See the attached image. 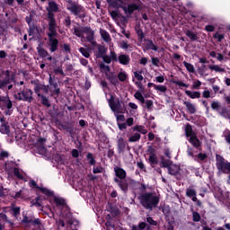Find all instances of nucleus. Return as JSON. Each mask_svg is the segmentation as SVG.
<instances>
[{
  "label": "nucleus",
  "mask_w": 230,
  "mask_h": 230,
  "mask_svg": "<svg viewBox=\"0 0 230 230\" xmlns=\"http://www.w3.org/2000/svg\"><path fill=\"white\" fill-rule=\"evenodd\" d=\"M140 204L146 209H152L159 204V197L153 193H145L139 197Z\"/></svg>",
  "instance_id": "nucleus-1"
},
{
  "label": "nucleus",
  "mask_w": 230,
  "mask_h": 230,
  "mask_svg": "<svg viewBox=\"0 0 230 230\" xmlns=\"http://www.w3.org/2000/svg\"><path fill=\"white\" fill-rule=\"evenodd\" d=\"M66 10H69L73 15H76L77 17H80L81 19L85 17V9L78 4H75V2L68 0L66 4Z\"/></svg>",
  "instance_id": "nucleus-2"
},
{
  "label": "nucleus",
  "mask_w": 230,
  "mask_h": 230,
  "mask_svg": "<svg viewBox=\"0 0 230 230\" xmlns=\"http://www.w3.org/2000/svg\"><path fill=\"white\" fill-rule=\"evenodd\" d=\"M49 37H57V21H55V14H49Z\"/></svg>",
  "instance_id": "nucleus-3"
},
{
  "label": "nucleus",
  "mask_w": 230,
  "mask_h": 230,
  "mask_svg": "<svg viewBox=\"0 0 230 230\" xmlns=\"http://www.w3.org/2000/svg\"><path fill=\"white\" fill-rule=\"evenodd\" d=\"M32 94L33 92H31V90L25 89L22 92H20L17 94H15V98L16 100H22L23 102H29V103H31V102H32L33 100Z\"/></svg>",
  "instance_id": "nucleus-4"
},
{
  "label": "nucleus",
  "mask_w": 230,
  "mask_h": 230,
  "mask_svg": "<svg viewBox=\"0 0 230 230\" xmlns=\"http://www.w3.org/2000/svg\"><path fill=\"white\" fill-rule=\"evenodd\" d=\"M108 102L111 111H113V112H115L116 114H119V112L123 111V109L121 108V102H119V99L115 100L114 97L111 95V98Z\"/></svg>",
  "instance_id": "nucleus-5"
},
{
  "label": "nucleus",
  "mask_w": 230,
  "mask_h": 230,
  "mask_svg": "<svg viewBox=\"0 0 230 230\" xmlns=\"http://www.w3.org/2000/svg\"><path fill=\"white\" fill-rule=\"evenodd\" d=\"M0 107H2V109H7L10 111V109L13 107L10 98L0 96Z\"/></svg>",
  "instance_id": "nucleus-6"
},
{
  "label": "nucleus",
  "mask_w": 230,
  "mask_h": 230,
  "mask_svg": "<svg viewBox=\"0 0 230 230\" xmlns=\"http://www.w3.org/2000/svg\"><path fill=\"white\" fill-rule=\"evenodd\" d=\"M49 46L51 53H55L58 49V40L55 39V36H49Z\"/></svg>",
  "instance_id": "nucleus-7"
},
{
  "label": "nucleus",
  "mask_w": 230,
  "mask_h": 230,
  "mask_svg": "<svg viewBox=\"0 0 230 230\" xmlns=\"http://www.w3.org/2000/svg\"><path fill=\"white\" fill-rule=\"evenodd\" d=\"M117 62H119L122 66H128L130 64V57L127 54H120L117 58Z\"/></svg>",
  "instance_id": "nucleus-8"
},
{
  "label": "nucleus",
  "mask_w": 230,
  "mask_h": 230,
  "mask_svg": "<svg viewBox=\"0 0 230 230\" xmlns=\"http://www.w3.org/2000/svg\"><path fill=\"white\" fill-rule=\"evenodd\" d=\"M87 31H84V34L86 35V39L89 42H92V44H96V41H94V31L91 30V27H86Z\"/></svg>",
  "instance_id": "nucleus-9"
},
{
  "label": "nucleus",
  "mask_w": 230,
  "mask_h": 230,
  "mask_svg": "<svg viewBox=\"0 0 230 230\" xmlns=\"http://www.w3.org/2000/svg\"><path fill=\"white\" fill-rule=\"evenodd\" d=\"M107 3L109 6H111V8H121L123 6V4L125 3V0H107Z\"/></svg>",
  "instance_id": "nucleus-10"
},
{
  "label": "nucleus",
  "mask_w": 230,
  "mask_h": 230,
  "mask_svg": "<svg viewBox=\"0 0 230 230\" xmlns=\"http://www.w3.org/2000/svg\"><path fill=\"white\" fill-rule=\"evenodd\" d=\"M48 18H49V13H53V12H58V5L57 3L51 1L49 3V6L47 7Z\"/></svg>",
  "instance_id": "nucleus-11"
},
{
  "label": "nucleus",
  "mask_w": 230,
  "mask_h": 230,
  "mask_svg": "<svg viewBox=\"0 0 230 230\" xmlns=\"http://www.w3.org/2000/svg\"><path fill=\"white\" fill-rule=\"evenodd\" d=\"M117 146L119 154H123L127 146V142H125V139H123V137H120L118 139Z\"/></svg>",
  "instance_id": "nucleus-12"
},
{
  "label": "nucleus",
  "mask_w": 230,
  "mask_h": 230,
  "mask_svg": "<svg viewBox=\"0 0 230 230\" xmlns=\"http://www.w3.org/2000/svg\"><path fill=\"white\" fill-rule=\"evenodd\" d=\"M226 164H227V162H225L224 158L220 157L219 159H217V168L219 172H222L223 173H225Z\"/></svg>",
  "instance_id": "nucleus-13"
},
{
  "label": "nucleus",
  "mask_w": 230,
  "mask_h": 230,
  "mask_svg": "<svg viewBox=\"0 0 230 230\" xmlns=\"http://www.w3.org/2000/svg\"><path fill=\"white\" fill-rule=\"evenodd\" d=\"M179 170H181L179 165L173 164H169L168 172L170 175H177L179 173Z\"/></svg>",
  "instance_id": "nucleus-14"
},
{
  "label": "nucleus",
  "mask_w": 230,
  "mask_h": 230,
  "mask_svg": "<svg viewBox=\"0 0 230 230\" xmlns=\"http://www.w3.org/2000/svg\"><path fill=\"white\" fill-rule=\"evenodd\" d=\"M85 31H87L86 27H75L74 29L75 35H76V37H81L82 39H84Z\"/></svg>",
  "instance_id": "nucleus-15"
},
{
  "label": "nucleus",
  "mask_w": 230,
  "mask_h": 230,
  "mask_svg": "<svg viewBox=\"0 0 230 230\" xmlns=\"http://www.w3.org/2000/svg\"><path fill=\"white\" fill-rule=\"evenodd\" d=\"M115 175L119 177V179H125L127 177V172H125L122 168L115 167L114 168Z\"/></svg>",
  "instance_id": "nucleus-16"
},
{
  "label": "nucleus",
  "mask_w": 230,
  "mask_h": 230,
  "mask_svg": "<svg viewBox=\"0 0 230 230\" xmlns=\"http://www.w3.org/2000/svg\"><path fill=\"white\" fill-rule=\"evenodd\" d=\"M188 140L192 145V146H195L196 148H199L200 146V140L197 138V135H192L191 137H188Z\"/></svg>",
  "instance_id": "nucleus-17"
},
{
  "label": "nucleus",
  "mask_w": 230,
  "mask_h": 230,
  "mask_svg": "<svg viewBox=\"0 0 230 230\" xmlns=\"http://www.w3.org/2000/svg\"><path fill=\"white\" fill-rule=\"evenodd\" d=\"M107 54V48L99 45L98 46V52L96 53V58H102V57H105V55Z\"/></svg>",
  "instance_id": "nucleus-18"
},
{
  "label": "nucleus",
  "mask_w": 230,
  "mask_h": 230,
  "mask_svg": "<svg viewBox=\"0 0 230 230\" xmlns=\"http://www.w3.org/2000/svg\"><path fill=\"white\" fill-rule=\"evenodd\" d=\"M184 105L187 108V111L190 112V114H195L197 112V108H195V105L190 102H184Z\"/></svg>",
  "instance_id": "nucleus-19"
},
{
  "label": "nucleus",
  "mask_w": 230,
  "mask_h": 230,
  "mask_svg": "<svg viewBox=\"0 0 230 230\" xmlns=\"http://www.w3.org/2000/svg\"><path fill=\"white\" fill-rule=\"evenodd\" d=\"M123 10L126 13H134V12L137 10V5L136 4H132L128 5L127 7H124Z\"/></svg>",
  "instance_id": "nucleus-20"
},
{
  "label": "nucleus",
  "mask_w": 230,
  "mask_h": 230,
  "mask_svg": "<svg viewBox=\"0 0 230 230\" xmlns=\"http://www.w3.org/2000/svg\"><path fill=\"white\" fill-rule=\"evenodd\" d=\"M8 84H10V72L7 71L5 79L0 81V89H4Z\"/></svg>",
  "instance_id": "nucleus-21"
},
{
  "label": "nucleus",
  "mask_w": 230,
  "mask_h": 230,
  "mask_svg": "<svg viewBox=\"0 0 230 230\" xmlns=\"http://www.w3.org/2000/svg\"><path fill=\"white\" fill-rule=\"evenodd\" d=\"M185 94H187L189 98H191V100H195V98H200V92H191V91L186 90Z\"/></svg>",
  "instance_id": "nucleus-22"
},
{
  "label": "nucleus",
  "mask_w": 230,
  "mask_h": 230,
  "mask_svg": "<svg viewBox=\"0 0 230 230\" xmlns=\"http://www.w3.org/2000/svg\"><path fill=\"white\" fill-rule=\"evenodd\" d=\"M208 69H210V71H215L216 73H225L226 69L220 67V66L218 65H211L208 66Z\"/></svg>",
  "instance_id": "nucleus-23"
},
{
  "label": "nucleus",
  "mask_w": 230,
  "mask_h": 230,
  "mask_svg": "<svg viewBox=\"0 0 230 230\" xmlns=\"http://www.w3.org/2000/svg\"><path fill=\"white\" fill-rule=\"evenodd\" d=\"M38 55L42 57V58H46V57H49L48 51H46L40 45L37 48Z\"/></svg>",
  "instance_id": "nucleus-24"
},
{
  "label": "nucleus",
  "mask_w": 230,
  "mask_h": 230,
  "mask_svg": "<svg viewBox=\"0 0 230 230\" xmlns=\"http://www.w3.org/2000/svg\"><path fill=\"white\" fill-rule=\"evenodd\" d=\"M49 84L52 86V91L54 94H59L60 88H58V84L57 83H53V81L51 80V76L49 77Z\"/></svg>",
  "instance_id": "nucleus-25"
},
{
  "label": "nucleus",
  "mask_w": 230,
  "mask_h": 230,
  "mask_svg": "<svg viewBox=\"0 0 230 230\" xmlns=\"http://www.w3.org/2000/svg\"><path fill=\"white\" fill-rule=\"evenodd\" d=\"M100 33L101 37L103 39V40H105V42H111V35L109 32H107V31L101 29Z\"/></svg>",
  "instance_id": "nucleus-26"
},
{
  "label": "nucleus",
  "mask_w": 230,
  "mask_h": 230,
  "mask_svg": "<svg viewBox=\"0 0 230 230\" xmlns=\"http://www.w3.org/2000/svg\"><path fill=\"white\" fill-rule=\"evenodd\" d=\"M185 134L187 137H191V136H195V133H193V129L191 128V125L190 124L186 125Z\"/></svg>",
  "instance_id": "nucleus-27"
},
{
  "label": "nucleus",
  "mask_w": 230,
  "mask_h": 230,
  "mask_svg": "<svg viewBox=\"0 0 230 230\" xmlns=\"http://www.w3.org/2000/svg\"><path fill=\"white\" fill-rule=\"evenodd\" d=\"M146 48L147 49H152L153 51H157L158 48L157 46H155V44H154V41L147 40H146Z\"/></svg>",
  "instance_id": "nucleus-28"
},
{
  "label": "nucleus",
  "mask_w": 230,
  "mask_h": 230,
  "mask_svg": "<svg viewBox=\"0 0 230 230\" xmlns=\"http://www.w3.org/2000/svg\"><path fill=\"white\" fill-rule=\"evenodd\" d=\"M141 139V135L139 133H135L131 137H129V143H136V141H139Z\"/></svg>",
  "instance_id": "nucleus-29"
},
{
  "label": "nucleus",
  "mask_w": 230,
  "mask_h": 230,
  "mask_svg": "<svg viewBox=\"0 0 230 230\" xmlns=\"http://www.w3.org/2000/svg\"><path fill=\"white\" fill-rule=\"evenodd\" d=\"M132 129L134 131L139 132L140 134H146V132H148V130H146L144 126H135L132 128Z\"/></svg>",
  "instance_id": "nucleus-30"
},
{
  "label": "nucleus",
  "mask_w": 230,
  "mask_h": 230,
  "mask_svg": "<svg viewBox=\"0 0 230 230\" xmlns=\"http://www.w3.org/2000/svg\"><path fill=\"white\" fill-rule=\"evenodd\" d=\"M0 132L2 134H10V127L4 123L0 126Z\"/></svg>",
  "instance_id": "nucleus-31"
},
{
  "label": "nucleus",
  "mask_w": 230,
  "mask_h": 230,
  "mask_svg": "<svg viewBox=\"0 0 230 230\" xmlns=\"http://www.w3.org/2000/svg\"><path fill=\"white\" fill-rule=\"evenodd\" d=\"M183 65L186 67L187 71H189V73H195V66H193L192 64L184 61Z\"/></svg>",
  "instance_id": "nucleus-32"
},
{
  "label": "nucleus",
  "mask_w": 230,
  "mask_h": 230,
  "mask_svg": "<svg viewBox=\"0 0 230 230\" xmlns=\"http://www.w3.org/2000/svg\"><path fill=\"white\" fill-rule=\"evenodd\" d=\"M134 97L136 98V100H138V102H141V103H145V97H143V93H141L140 92H137L134 94Z\"/></svg>",
  "instance_id": "nucleus-33"
},
{
  "label": "nucleus",
  "mask_w": 230,
  "mask_h": 230,
  "mask_svg": "<svg viewBox=\"0 0 230 230\" xmlns=\"http://www.w3.org/2000/svg\"><path fill=\"white\" fill-rule=\"evenodd\" d=\"M38 96H40L41 103L43 105H46V107H51V104L49 103V101L46 98V96L40 95V93H38Z\"/></svg>",
  "instance_id": "nucleus-34"
},
{
  "label": "nucleus",
  "mask_w": 230,
  "mask_h": 230,
  "mask_svg": "<svg viewBox=\"0 0 230 230\" xmlns=\"http://www.w3.org/2000/svg\"><path fill=\"white\" fill-rule=\"evenodd\" d=\"M185 35L190 39V40H197V34L193 33L191 31H187Z\"/></svg>",
  "instance_id": "nucleus-35"
},
{
  "label": "nucleus",
  "mask_w": 230,
  "mask_h": 230,
  "mask_svg": "<svg viewBox=\"0 0 230 230\" xmlns=\"http://www.w3.org/2000/svg\"><path fill=\"white\" fill-rule=\"evenodd\" d=\"M186 195L187 197H197V191L193 189H187Z\"/></svg>",
  "instance_id": "nucleus-36"
},
{
  "label": "nucleus",
  "mask_w": 230,
  "mask_h": 230,
  "mask_svg": "<svg viewBox=\"0 0 230 230\" xmlns=\"http://www.w3.org/2000/svg\"><path fill=\"white\" fill-rule=\"evenodd\" d=\"M154 88L155 91H159L160 93H166V86L164 85L154 84Z\"/></svg>",
  "instance_id": "nucleus-37"
},
{
  "label": "nucleus",
  "mask_w": 230,
  "mask_h": 230,
  "mask_svg": "<svg viewBox=\"0 0 230 230\" xmlns=\"http://www.w3.org/2000/svg\"><path fill=\"white\" fill-rule=\"evenodd\" d=\"M79 51L80 53H82L84 57H85V58H89V57H91V55L89 54V50H87V49L81 48L79 49Z\"/></svg>",
  "instance_id": "nucleus-38"
},
{
  "label": "nucleus",
  "mask_w": 230,
  "mask_h": 230,
  "mask_svg": "<svg viewBox=\"0 0 230 230\" xmlns=\"http://www.w3.org/2000/svg\"><path fill=\"white\" fill-rule=\"evenodd\" d=\"M54 202H55L58 206H64V204H66V200H64V199H62V198H55V199H54Z\"/></svg>",
  "instance_id": "nucleus-39"
},
{
  "label": "nucleus",
  "mask_w": 230,
  "mask_h": 230,
  "mask_svg": "<svg viewBox=\"0 0 230 230\" xmlns=\"http://www.w3.org/2000/svg\"><path fill=\"white\" fill-rule=\"evenodd\" d=\"M6 215L4 214H0V230L3 229V224H4V222H6Z\"/></svg>",
  "instance_id": "nucleus-40"
},
{
  "label": "nucleus",
  "mask_w": 230,
  "mask_h": 230,
  "mask_svg": "<svg viewBox=\"0 0 230 230\" xmlns=\"http://www.w3.org/2000/svg\"><path fill=\"white\" fill-rule=\"evenodd\" d=\"M13 172H14L15 177H17L18 179H23L24 178L21 170H19L17 168H14Z\"/></svg>",
  "instance_id": "nucleus-41"
},
{
  "label": "nucleus",
  "mask_w": 230,
  "mask_h": 230,
  "mask_svg": "<svg viewBox=\"0 0 230 230\" xmlns=\"http://www.w3.org/2000/svg\"><path fill=\"white\" fill-rule=\"evenodd\" d=\"M134 76L138 80V82H143L144 77L141 72H134Z\"/></svg>",
  "instance_id": "nucleus-42"
},
{
  "label": "nucleus",
  "mask_w": 230,
  "mask_h": 230,
  "mask_svg": "<svg viewBox=\"0 0 230 230\" xmlns=\"http://www.w3.org/2000/svg\"><path fill=\"white\" fill-rule=\"evenodd\" d=\"M200 85H202V82L197 80L192 83V89H200Z\"/></svg>",
  "instance_id": "nucleus-43"
},
{
  "label": "nucleus",
  "mask_w": 230,
  "mask_h": 230,
  "mask_svg": "<svg viewBox=\"0 0 230 230\" xmlns=\"http://www.w3.org/2000/svg\"><path fill=\"white\" fill-rule=\"evenodd\" d=\"M118 78L120 82H125V80H127V74H125V72H120L118 75Z\"/></svg>",
  "instance_id": "nucleus-44"
},
{
  "label": "nucleus",
  "mask_w": 230,
  "mask_h": 230,
  "mask_svg": "<svg viewBox=\"0 0 230 230\" xmlns=\"http://www.w3.org/2000/svg\"><path fill=\"white\" fill-rule=\"evenodd\" d=\"M224 137L225 140L226 141V143H228V145H230V131L226 130L224 132Z\"/></svg>",
  "instance_id": "nucleus-45"
},
{
  "label": "nucleus",
  "mask_w": 230,
  "mask_h": 230,
  "mask_svg": "<svg viewBox=\"0 0 230 230\" xmlns=\"http://www.w3.org/2000/svg\"><path fill=\"white\" fill-rule=\"evenodd\" d=\"M192 217L194 222H200V214H199L198 212H193Z\"/></svg>",
  "instance_id": "nucleus-46"
},
{
  "label": "nucleus",
  "mask_w": 230,
  "mask_h": 230,
  "mask_svg": "<svg viewBox=\"0 0 230 230\" xmlns=\"http://www.w3.org/2000/svg\"><path fill=\"white\" fill-rule=\"evenodd\" d=\"M110 58L114 62H118V56L116 55V52L111 50Z\"/></svg>",
  "instance_id": "nucleus-47"
},
{
  "label": "nucleus",
  "mask_w": 230,
  "mask_h": 230,
  "mask_svg": "<svg viewBox=\"0 0 230 230\" xmlns=\"http://www.w3.org/2000/svg\"><path fill=\"white\" fill-rule=\"evenodd\" d=\"M13 214L17 217L19 213H21V208L19 207H13L12 208Z\"/></svg>",
  "instance_id": "nucleus-48"
},
{
  "label": "nucleus",
  "mask_w": 230,
  "mask_h": 230,
  "mask_svg": "<svg viewBox=\"0 0 230 230\" xmlns=\"http://www.w3.org/2000/svg\"><path fill=\"white\" fill-rule=\"evenodd\" d=\"M146 222L150 224V226H157V221L153 220L151 217H146Z\"/></svg>",
  "instance_id": "nucleus-49"
},
{
  "label": "nucleus",
  "mask_w": 230,
  "mask_h": 230,
  "mask_svg": "<svg viewBox=\"0 0 230 230\" xmlns=\"http://www.w3.org/2000/svg\"><path fill=\"white\" fill-rule=\"evenodd\" d=\"M87 159H88L90 164H94L95 161H94V157H93V154L88 153Z\"/></svg>",
  "instance_id": "nucleus-50"
},
{
  "label": "nucleus",
  "mask_w": 230,
  "mask_h": 230,
  "mask_svg": "<svg viewBox=\"0 0 230 230\" xmlns=\"http://www.w3.org/2000/svg\"><path fill=\"white\" fill-rule=\"evenodd\" d=\"M137 35H138V37H139V39H141V40H143V39H145V33L143 32V30H141V29L137 30Z\"/></svg>",
  "instance_id": "nucleus-51"
},
{
  "label": "nucleus",
  "mask_w": 230,
  "mask_h": 230,
  "mask_svg": "<svg viewBox=\"0 0 230 230\" xmlns=\"http://www.w3.org/2000/svg\"><path fill=\"white\" fill-rule=\"evenodd\" d=\"M146 109H152V107H154V102H152V100H146Z\"/></svg>",
  "instance_id": "nucleus-52"
},
{
  "label": "nucleus",
  "mask_w": 230,
  "mask_h": 230,
  "mask_svg": "<svg viewBox=\"0 0 230 230\" xmlns=\"http://www.w3.org/2000/svg\"><path fill=\"white\" fill-rule=\"evenodd\" d=\"M149 161L150 163H152L153 164H155L157 163V156H155V155H151L149 156Z\"/></svg>",
  "instance_id": "nucleus-53"
},
{
  "label": "nucleus",
  "mask_w": 230,
  "mask_h": 230,
  "mask_svg": "<svg viewBox=\"0 0 230 230\" xmlns=\"http://www.w3.org/2000/svg\"><path fill=\"white\" fill-rule=\"evenodd\" d=\"M102 58L104 62H106V64H111V62L112 61L111 56L104 55Z\"/></svg>",
  "instance_id": "nucleus-54"
},
{
  "label": "nucleus",
  "mask_w": 230,
  "mask_h": 230,
  "mask_svg": "<svg viewBox=\"0 0 230 230\" xmlns=\"http://www.w3.org/2000/svg\"><path fill=\"white\" fill-rule=\"evenodd\" d=\"M54 73L56 75H64V71L62 70V67L58 66L54 69Z\"/></svg>",
  "instance_id": "nucleus-55"
},
{
  "label": "nucleus",
  "mask_w": 230,
  "mask_h": 230,
  "mask_svg": "<svg viewBox=\"0 0 230 230\" xmlns=\"http://www.w3.org/2000/svg\"><path fill=\"white\" fill-rule=\"evenodd\" d=\"M215 39H217V40L220 42L221 40H224V34H220L218 32H217L214 35Z\"/></svg>",
  "instance_id": "nucleus-56"
},
{
  "label": "nucleus",
  "mask_w": 230,
  "mask_h": 230,
  "mask_svg": "<svg viewBox=\"0 0 230 230\" xmlns=\"http://www.w3.org/2000/svg\"><path fill=\"white\" fill-rule=\"evenodd\" d=\"M220 107V104L218 103V102H213L211 103V108L214 109V111L218 110Z\"/></svg>",
  "instance_id": "nucleus-57"
},
{
  "label": "nucleus",
  "mask_w": 230,
  "mask_h": 230,
  "mask_svg": "<svg viewBox=\"0 0 230 230\" xmlns=\"http://www.w3.org/2000/svg\"><path fill=\"white\" fill-rule=\"evenodd\" d=\"M203 98H211V92H209L208 90H205L203 93Z\"/></svg>",
  "instance_id": "nucleus-58"
},
{
  "label": "nucleus",
  "mask_w": 230,
  "mask_h": 230,
  "mask_svg": "<svg viewBox=\"0 0 230 230\" xmlns=\"http://www.w3.org/2000/svg\"><path fill=\"white\" fill-rule=\"evenodd\" d=\"M159 59L157 58H152V64L153 66H156L157 67H159Z\"/></svg>",
  "instance_id": "nucleus-59"
},
{
  "label": "nucleus",
  "mask_w": 230,
  "mask_h": 230,
  "mask_svg": "<svg viewBox=\"0 0 230 230\" xmlns=\"http://www.w3.org/2000/svg\"><path fill=\"white\" fill-rule=\"evenodd\" d=\"M120 48L122 49H128V43H127L126 41H121L120 42Z\"/></svg>",
  "instance_id": "nucleus-60"
},
{
  "label": "nucleus",
  "mask_w": 230,
  "mask_h": 230,
  "mask_svg": "<svg viewBox=\"0 0 230 230\" xmlns=\"http://www.w3.org/2000/svg\"><path fill=\"white\" fill-rule=\"evenodd\" d=\"M176 85H179V87H190L188 84H184L182 81H177L175 82Z\"/></svg>",
  "instance_id": "nucleus-61"
},
{
  "label": "nucleus",
  "mask_w": 230,
  "mask_h": 230,
  "mask_svg": "<svg viewBox=\"0 0 230 230\" xmlns=\"http://www.w3.org/2000/svg\"><path fill=\"white\" fill-rule=\"evenodd\" d=\"M128 107L132 109V111H137V104L134 102H129Z\"/></svg>",
  "instance_id": "nucleus-62"
},
{
  "label": "nucleus",
  "mask_w": 230,
  "mask_h": 230,
  "mask_svg": "<svg viewBox=\"0 0 230 230\" xmlns=\"http://www.w3.org/2000/svg\"><path fill=\"white\" fill-rule=\"evenodd\" d=\"M103 172V168L102 167H94L93 168V173H102Z\"/></svg>",
  "instance_id": "nucleus-63"
},
{
  "label": "nucleus",
  "mask_w": 230,
  "mask_h": 230,
  "mask_svg": "<svg viewBox=\"0 0 230 230\" xmlns=\"http://www.w3.org/2000/svg\"><path fill=\"white\" fill-rule=\"evenodd\" d=\"M156 82H158V84H163V82H164V76L163 75H159L157 77H155Z\"/></svg>",
  "instance_id": "nucleus-64"
}]
</instances>
